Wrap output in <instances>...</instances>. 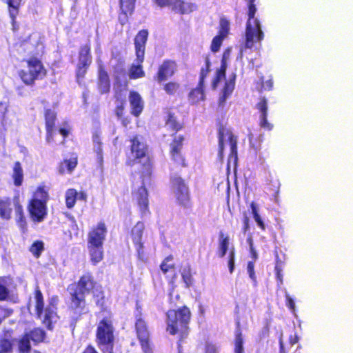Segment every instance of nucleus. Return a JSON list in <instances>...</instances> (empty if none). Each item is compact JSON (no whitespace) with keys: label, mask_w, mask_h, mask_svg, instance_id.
<instances>
[{"label":"nucleus","mask_w":353,"mask_h":353,"mask_svg":"<svg viewBox=\"0 0 353 353\" xmlns=\"http://www.w3.org/2000/svg\"><path fill=\"white\" fill-rule=\"evenodd\" d=\"M136 0H119L120 12L119 21L121 26H124L128 21L135 9Z\"/></svg>","instance_id":"5701e85b"},{"label":"nucleus","mask_w":353,"mask_h":353,"mask_svg":"<svg viewBox=\"0 0 353 353\" xmlns=\"http://www.w3.org/2000/svg\"><path fill=\"white\" fill-rule=\"evenodd\" d=\"M137 64L132 63L128 70V76L130 79H137L145 77V73L143 70L142 63L144 59L139 61L138 57H136Z\"/></svg>","instance_id":"2f4dec72"},{"label":"nucleus","mask_w":353,"mask_h":353,"mask_svg":"<svg viewBox=\"0 0 353 353\" xmlns=\"http://www.w3.org/2000/svg\"><path fill=\"white\" fill-rule=\"evenodd\" d=\"M256 108L259 112V125L261 128L266 131H271L274 125L268 120V100L265 97H261L256 104Z\"/></svg>","instance_id":"a211bd4d"},{"label":"nucleus","mask_w":353,"mask_h":353,"mask_svg":"<svg viewBox=\"0 0 353 353\" xmlns=\"http://www.w3.org/2000/svg\"><path fill=\"white\" fill-rule=\"evenodd\" d=\"M171 160L176 165H180L183 168L188 166V161L182 152L170 153Z\"/></svg>","instance_id":"864d4df0"},{"label":"nucleus","mask_w":353,"mask_h":353,"mask_svg":"<svg viewBox=\"0 0 353 353\" xmlns=\"http://www.w3.org/2000/svg\"><path fill=\"white\" fill-rule=\"evenodd\" d=\"M243 228L242 230L244 234H245L250 230V219L248 215L245 213L243 219Z\"/></svg>","instance_id":"e2e57ef3"},{"label":"nucleus","mask_w":353,"mask_h":353,"mask_svg":"<svg viewBox=\"0 0 353 353\" xmlns=\"http://www.w3.org/2000/svg\"><path fill=\"white\" fill-rule=\"evenodd\" d=\"M160 8L172 7V10L181 15L188 14L196 9V6L183 0H152Z\"/></svg>","instance_id":"f8f14e48"},{"label":"nucleus","mask_w":353,"mask_h":353,"mask_svg":"<svg viewBox=\"0 0 353 353\" xmlns=\"http://www.w3.org/2000/svg\"><path fill=\"white\" fill-rule=\"evenodd\" d=\"M236 78V74L235 72H233L230 75L229 79L225 81L219 100L220 105H223L227 98L232 95L235 88Z\"/></svg>","instance_id":"cd10ccee"},{"label":"nucleus","mask_w":353,"mask_h":353,"mask_svg":"<svg viewBox=\"0 0 353 353\" xmlns=\"http://www.w3.org/2000/svg\"><path fill=\"white\" fill-rule=\"evenodd\" d=\"M128 83L125 82L123 85L119 84L118 87L114 88V99L117 103L114 112L117 119L122 117L125 115V108L126 104L125 93L127 90Z\"/></svg>","instance_id":"f3484780"},{"label":"nucleus","mask_w":353,"mask_h":353,"mask_svg":"<svg viewBox=\"0 0 353 353\" xmlns=\"http://www.w3.org/2000/svg\"><path fill=\"white\" fill-rule=\"evenodd\" d=\"M25 334L28 335L29 339L32 340L35 344L43 342L46 338V332L40 327H35L31 330L28 333Z\"/></svg>","instance_id":"a19ab883"},{"label":"nucleus","mask_w":353,"mask_h":353,"mask_svg":"<svg viewBox=\"0 0 353 353\" xmlns=\"http://www.w3.org/2000/svg\"><path fill=\"white\" fill-rule=\"evenodd\" d=\"M224 39H223L218 35H216L212 39V41L211 45H210L211 51L214 53L219 52Z\"/></svg>","instance_id":"4d7b16f0"},{"label":"nucleus","mask_w":353,"mask_h":353,"mask_svg":"<svg viewBox=\"0 0 353 353\" xmlns=\"http://www.w3.org/2000/svg\"><path fill=\"white\" fill-rule=\"evenodd\" d=\"M9 294L10 291L7 286L0 282V301H6Z\"/></svg>","instance_id":"052dcab7"},{"label":"nucleus","mask_w":353,"mask_h":353,"mask_svg":"<svg viewBox=\"0 0 353 353\" xmlns=\"http://www.w3.org/2000/svg\"><path fill=\"white\" fill-rule=\"evenodd\" d=\"M160 268L165 277L169 279V282L173 284L177 278L176 265L173 262V256H166L161 262Z\"/></svg>","instance_id":"b1692460"},{"label":"nucleus","mask_w":353,"mask_h":353,"mask_svg":"<svg viewBox=\"0 0 353 353\" xmlns=\"http://www.w3.org/2000/svg\"><path fill=\"white\" fill-rule=\"evenodd\" d=\"M44 249V243L41 240H36L30 246L29 251L36 259H38L41 256Z\"/></svg>","instance_id":"de8ad7c7"},{"label":"nucleus","mask_w":353,"mask_h":353,"mask_svg":"<svg viewBox=\"0 0 353 353\" xmlns=\"http://www.w3.org/2000/svg\"><path fill=\"white\" fill-rule=\"evenodd\" d=\"M90 65L91 63L78 61L75 71L76 79L77 82L79 83V81L85 77Z\"/></svg>","instance_id":"8fccbe9b"},{"label":"nucleus","mask_w":353,"mask_h":353,"mask_svg":"<svg viewBox=\"0 0 353 353\" xmlns=\"http://www.w3.org/2000/svg\"><path fill=\"white\" fill-rule=\"evenodd\" d=\"M49 188L41 184L33 191L27 203L29 218L34 223L43 222L48 215Z\"/></svg>","instance_id":"7ed1b4c3"},{"label":"nucleus","mask_w":353,"mask_h":353,"mask_svg":"<svg viewBox=\"0 0 353 353\" xmlns=\"http://www.w3.org/2000/svg\"><path fill=\"white\" fill-rule=\"evenodd\" d=\"M227 69V61H225V55L222 57L221 61V65L219 69L216 71L214 77L212 81V88L215 90L217 88L221 81L225 78Z\"/></svg>","instance_id":"72a5a7b5"},{"label":"nucleus","mask_w":353,"mask_h":353,"mask_svg":"<svg viewBox=\"0 0 353 353\" xmlns=\"http://www.w3.org/2000/svg\"><path fill=\"white\" fill-rule=\"evenodd\" d=\"M273 188L271 187H269L268 189L273 192V196L274 197L275 201H277V196L279 192V186L280 184L279 182H276L274 184L272 185Z\"/></svg>","instance_id":"69168bd1"},{"label":"nucleus","mask_w":353,"mask_h":353,"mask_svg":"<svg viewBox=\"0 0 353 353\" xmlns=\"http://www.w3.org/2000/svg\"><path fill=\"white\" fill-rule=\"evenodd\" d=\"M90 262L96 265L103 261L104 256L103 245L88 244Z\"/></svg>","instance_id":"c85d7f7f"},{"label":"nucleus","mask_w":353,"mask_h":353,"mask_svg":"<svg viewBox=\"0 0 353 353\" xmlns=\"http://www.w3.org/2000/svg\"><path fill=\"white\" fill-rule=\"evenodd\" d=\"M145 224L143 221H137L130 232L132 243L135 247L137 256L139 260L146 262L148 260L147 253L142 241Z\"/></svg>","instance_id":"9d476101"},{"label":"nucleus","mask_w":353,"mask_h":353,"mask_svg":"<svg viewBox=\"0 0 353 353\" xmlns=\"http://www.w3.org/2000/svg\"><path fill=\"white\" fill-rule=\"evenodd\" d=\"M273 79L270 77L268 80H265L263 75H261L259 80L255 83V89L259 93L265 91L272 90L273 88Z\"/></svg>","instance_id":"58836bf2"},{"label":"nucleus","mask_w":353,"mask_h":353,"mask_svg":"<svg viewBox=\"0 0 353 353\" xmlns=\"http://www.w3.org/2000/svg\"><path fill=\"white\" fill-rule=\"evenodd\" d=\"M149 178L141 179L142 185L135 191L132 192V196L139 208L141 216L150 213L148 192L145 188V181Z\"/></svg>","instance_id":"ddd939ff"},{"label":"nucleus","mask_w":353,"mask_h":353,"mask_svg":"<svg viewBox=\"0 0 353 353\" xmlns=\"http://www.w3.org/2000/svg\"><path fill=\"white\" fill-rule=\"evenodd\" d=\"M26 69L18 71V77L21 82L27 86L32 87L37 81L42 80L47 75V70L41 59L31 57L24 60Z\"/></svg>","instance_id":"0eeeda50"},{"label":"nucleus","mask_w":353,"mask_h":353,"mask_svg":"<svg viewBox=\"0 0 353 353\" xmlns=\"http://www.w3.org/2000/svg\"><path fill=\"white\" fill-rule=\"evenodd\" d=\"M12 178L13 183L16 187H20L22 185L23 181V170L19 161H16L14 163Z\"/></svg>","instance_id":"e433bc0d"},{"label":"nucleus","mask_w":353,"mask_h":353,"mask_svg":"<svg viewBox=\"0 0 353 353\" xmlns=\"http://www.w3.org/2000/svg\"><path fill=\"white\" fill-rule=\"evenodd\" d=\"M235 259H236V252L235 248L232 247L228 253V265L229 268V272L230 274L234 272L235 268Z\"/></svg>","instance_id":"5fc2aeb1"},{"label":"nucleus","mask_w":353,"mask_h":353,"mask_svg":"<svg viewBox=\"0 0 353 353\" xmlns=\"http://www.w3.org/2000/svg\"><path fill=\"white\" fill-rule=\"evenodd\" d=\"M105 312L108 315L97 324L95 343L101 353H114L116 336L113 315L108 307Z\"/></svg>","instance_id":"20e7f679"},{"label":"nucleus","mask_w":353,"mask_h":353,"mask_svg":"<svg viewBox=\"0 0 353 353\" xmlns=\"http://www.w3.org/2000/svg\"><path fill=\"white\" fill-rule=\"evenodd\" d=\"M78 192L74 188H69L65 194V205L68 209H72L76 204Z\"/></svg>","instance_id":"37998d69"},{"label":"nucleus","mask_w":353,"mask_h":353,"mask_svg":"<svg viewBox=\"0 0 353 353\" xmlns=\"http://www.w3.org/2000/svg\"><path fill=\"white\" fill-rule=\"evenodd\" d=\"M111 84L108 72L102 67L99 69L97 88L101 94H108L110 91Z\"/></svg>","instance_id":"a878e982"},{"label":"nucleus","mask_w":353,"mask_h":353,"mask_svg":"<svg viewBox=\"0 0 353 353\" xmlns=\"http://www.w3.org/2000/svg\"><path fill=\"white\" fill-rule=\"evenodd\" d=\"M228 135V141L230 146V158L234 159L236 162L237 161V138L232 132L227 130L225 126L220 124L218 128V139H219V155L223 157L224 152L225 135Z\"/></svg>","instance_id":"9b49d317"},{"label":"nucleus","mask_w":353,"mask_h":353,"mask_svg":"<svg viewBox=\"0 0 353 353\" xmlns=\"http://www.w3.org/2000/svg\"><path fill=\"white\" fill-rule=\"evenodd\" d=\"M229 245L230 236L228 234H225L223 232L220 231L219 232V246L217 250L219 257L223 258L225 256L229 250Z\"/></svg>","instance_id":"473e14b6"},{"label":"nucleus","mask_w":353,"mask_h":353,"mask_svg":"<svg viewBox=\"0 0 353 353\" xmlns=\"http://www.w3.org/2000/svg\"><path fill=\"white\" fill-rule=\"evenodd\" d=\"M12 199L10 197L0 199V218L9 221L12 218Z\"/></svg>","instance_id":"7c9ffc66"},{"label":"nucleus","mask_w":353,"mask_h":353,"mask_svg":"<svg viewBox=\"0 0 353 353\" xmlns=\"http://www.w3.org/2000/svg\"><path fill=\"white\" fill-rule=\"evenodd\" d=\"M91 44L90 42L81 46L79 51V62L92 63Z\"/></svg>","instance_id":"ea45409f"},{"label":"nucleus","mask_w":353,"mask_h":353,"mask_svg":"<svg viewBox=\"0 0 353 353\" xmlns=\"http://www.w3.org/2000/svg\"><path fill=\"white\" fill-rule=\"evenodd\" d=\"M136 310L137 313L135 314L134 330L141 350L144 353H153L149 326L139 303L136 304Z\"/></svg>","instance_id":"6e6552de"},{"label":"nucleus","mask_w":353,"mask_h":353,"mask_svg":"<svg viewBox=\"0 0 353 353\" xmlns=\"http://www.w3.org/2000/svg\"><path fill=\"white\" fill-rule=\"evenodd\" d=\"M149 32L147 29L139 30L134 39L135 54L139 61L145 59L146 43L148 39Z\"/></svg>","instance_id":"412c9836"},{"label":"nucleus","mask_w":353,"mask_h":353,"mask_svg":"<svg viewBox=\"0 0 353 353\" xmlns=\"http://www.w3.org/2000/svg\"><path fill=\"white\" fill-rule=\"evenodd\" d=\"M69 293V310L79 316L89 312L86 296L91 294L96 306L101 312L107 311L106 300L101 285L96 280L91 272L82 274L77 281L68 287Z\"/></svg>","instance_id":"f257e3e1"},{"label":"nucleus","mask_w":353,"mask_h":353,"mask_svg":"<svg viewBox=\"0 0 353 353\" xmlns=\"http://www.w3.org/2000/svg\"><path fill=\"white\" fill-rule=\"evenodd\" d=\"M180 83L170 81L163 84V89L165 93L170 96L175 95L180 90Z\"/></svg>","instance_id":"603ef678"},{"label":"nucleus","mask_w":353,"mask_h":353,"mask_svg":"<svg viewBox=\"0 0 353 353\" xmlns=\"http://www.w3.org/2000/svg\"><path fill=\"white\" fill-rule=\"evenodd\" d=\"M173 139L170 143L169 153L182 152L183 142L185 139L183 135H173Z\"/></svg>","instance_id":"79ce46f5"},{"label":"nucleus","mask_w":353,"mask_h":353,"mask_svg":"<svg viewBox=\"0 0 353 353\" xmlns=\"http://www.w3.org/2000/svg\"><path fill=\"white\" fill-rule=\"evenodd\" d=\"M43 115L46 130V140L50 143L53 139V133L57 121V112L51 108H46Z\"/></svg>","instance_id":"4be33fe9"},{"label":"nucleus","mask_w":353,"mask_h":353,"mask_svg":"<svg viewBox=\"0 0 353 353\" xmlns=\"http://www.w3.org/2000/svg\"><path fill=\"white\" fill-rule=\"evenodd\" d=\"M107 228L103 221L99 222L88 234V244L103 245Z\"/></svg>","instance_id":"6ab92c4d"},{"label":"nucleus","mask_w":353,"mask_h":353,"mask_svg":"<svg viewBox=\"0 0 353 353\" xmlns=\"http://www.w3.org/2000/svg\"><path fill=\"white\" fill-rule=\"evenodd\" d=\"M205 353H216V348L212 344H207L205 347Z\"/></svg>","instance_id":"774afa93"},{"label":"nucleus","mask_w":353,"mask_h":353,"mask_svg":"<svg viewBox=\"0 0 353 353\" xmlns=\"http://www.w3.org/2000/svg\"><path fill=\"white\" fill-rule=\"evenodd\" d=\"M118 119L120 120L122 125L125 128L131 123L130 117L125 114L122 116V117L119 118Z\"/></svg>","instance_id":"338daca9"},{"label":"nucleus","mask_w":353,"mask_h":353,"mask_svg":"<svg viewBox=\"0 0 353 353\" xmlns=\"http://www.w3.org/2000/svg\"><path fill=\"white\" fill-rule=\"evenodd\" d=\"M285 304L287 307L292 312L295 310V303L293 299L290 296V294L286 292L285 294Z\"/></svg>","instance_id":"680f3d73"},{"label":"nucleus","mask_w":353,"mask_h":353,"mask_svg":"<svg viewBox=\"0 0 353 353\" xmlns=\"http://www.w3.org/2000/svg\"><path fill=\"white\" fill-rule=\"evenodd\" d=\"M31 349L30 340L28 336L24 334L18 341V350L19 353H30Z\"/></svg>","instance_id":"49530a36"},{"label":"nucleus","mask_w":353,"mask_h":353,"mask_svg":"<svg viewBox=\"0 0 353 353\" xmlns=\"http://www.w3.org/2000/svg\"><path fill=\"white\" fill-rule=\"evenodd\" d=\"M250 206L252 210V214L253 215L254 219L257 223V225L262 231H265L266 227L261 216L259 214L257 205L254 201H252L250 203Z\"/></svg>","instance_id":"3c124183"},{"label":"nucleus","mask_w":353,"mask_h":353,"mask_svg":"<svg viewBox=\"0 0 353 353\" xmlns=\"http://www.w3.org/2000/svg\"><path fill=\"white\" fill-rule=\"evenodd\" d=\"M230 23L225 17H221L219 21L218 34L216 35L225 39L230 34Z\"/></svg>","instance_id":"09e8293b"},{"label":"nucleus","mask_w":353,"mask_h":353,"mask_svg":"<svg viewBox=\"0 0 353 353\" xmlns=\"http://www.w3.org/2000/svg\"><path fill=\"white\" fill-rule=\"evenodd\" d=\"M247 3L248 20L245 30V48L251 49L254 43L261 42L264 39V33L259 20L255 18L257 8L255 0H244Z\"/></svg>","instance_id":"423d86ee"},{"label":"nucleus","mask_w":353,"mask_h":353,"mask_svg":"<svg viewBox=\"0 0 353 353\" xmlns=\"http://www.w3.org/2000/svg\"><path fill=\"white\" fill-rule=\"evenodd\" d=\"M234 353H244L243 339L240 321H236Z\"/></svg>","instance_id":"f704fd0d"},{"label":"nucleus","mask_w":353,"mask_h":353,"mask_svg":"<svg viewBox=\"0 0 353 353\" xmlns=\"http://www.w3.org/2000/svg\"><path fill=\"white\" fill-rule=\"evenodd\" d=\"M57 306L51 302L42 310L41 314L36 313L38 319L41 320L42 324L49 330L54 328L53 324L55 323L59 319L57 314Z\"/></svg>","instance_id":"dca6fc26"},{"label":"nucleus","mask_w":353,"mask_h":353,"mask_svg":"<svg viewBox=\"0 0 353 353\" xmlns=\"http://www.w3.org/2000/svg\"><path fill=\"white\" fill-rule=\"evenodd\" d=\"M130 151L134 158L128 159L126 165L133 167L136 163L140 164V177L150 178L152 173V161L149 155L148 146L141 142L138 135L132 136L130 139Z\"/></svg>","instance_id":"39448f33"},{"label":"nucleus","mask_w":353,"mask_h":353,"mask_svg":"<svg viewBox=\"0 0 353 353\" xmlns=\"http://www.w3.org/2000/svg\"><path fill=\"white\" fill-rule=\"evenodd\" d=\"M78 164V157L76 154H72L70 158L63 159L58 164V172L63 175L65 173H72Z\"/></svg>","instance_id":"bb28decb"},{"label":"nucleus","mask_w":353,"mask_h":353,"mask_svg":"<svg viewBox=\"0 0 353 353\" xmlns=\"http://www.w3.org/2000/svg\"><path fill=\"white\" fill-rule=\"evenodd\" d=\"M205 59V67H203L201 68L200 73H199V79L198 83H200V85H205V80L206 77H208L210 71V66H211V62L210 59V55L206 54L204 57Z\"/></svg>","instance_id":"c03bdc74"},{"label":"nucleus","mask_w":353,"mask_h":353,"mask_svg":"<svg viewBox=\"0 0 353 353\" xmlns=\"http://www.w3.org/2000/svg\"><path fill=\"white\" fill-rule=\"evenodd\" d=\"M181 274L186 288H190L194 285V280L193 278V272L190 264H186L185 266L182 267Z\"/></svg>","instance_id":"c9c22d12"},{"label":"nucleus","mask_w":353,"mask_h":353,"mask_svg":"<svg viewBox=\"0 0 353 353\" xmlns=\"http://www.w3.org/2000/svg\"><path fill=\"white\" fill-rule=\"evenodd\" d=\"M248 241L249 242L250 252L252 255V257L253 258L254 260H256L258 258V254L254 248L252 239L251 238H248Z\"/></svg>","instance_id":"0e129e2a"},{"label":"nucleus","mask_w":353,"mask_h":353,"mask_svg":"<svg viewBox=\"0 0 353 353\" xmlns=\"http://www.w3.org/2000/svg\"><path fill=\"white\" fill-rule=\"evenodd\" d=\"M12 350V343L7 339H0V353H8Z\"/></svg>","instance_id":"6e6d98bb"},{"label":"nucleus","mask_w":353,"mask_h":353,"mask_svg":"<svg viewBox=\"0 0 353 353\" xmlns=\"http://www.w3.org/2000/svg\"><path fill=\"white\" fill-rule=\"evenodd\" d=\"M247 270L250 278L254 283H256V276L254 272V261H248L247 265Z\"/></svg>","instance_id":"bf43d9fd"},{"label":"nucleus","mask_w":353,"mask_h":353,"mask_svg":"<svg viewBox=\"0 0 353 353\" xmlns=\"http://www.w3.org/2000/svg\"><path fill=\"white\" fill-rule=\"evenodd\" d=\"M282 262L280 260L276 261L274 267L276 278L280 284L283 283V274H282Z\"/></svg>","instance_id":"13d9d810"},{"label":"nucleus","mask_w":353,"mask_h":353,"mask_svg":"<svg viewBox=\"0 0 353 353\" xmlns=\"http://www.w3.org/2000/svg\"><path fill=\"white\" fill-rule=\"evenodd\" d=\"M177 70L176 61L172 59H165L158 67L154 79L158 83L165 81L174 75Z\"/></svg>","instance_id":"2eb2a0df"},{"label":"nucleus","mask_w":353,"mask_h":353,"mask_svg":"<svg viewBox=\"0 0 353 353\" xmlns=\"http://www.w3.org/2000/svg\"><path fill=\"white\" fill-rule=\"evenodd\" d=\"M170 182L177 205L184 210H192L193 203L191 194L185 180L179 176H173L170 177Z\"/></svg>","instance_id":"1a4fd4ad"},{"label":"nucleus","mask_w":353,"mask_h":353,"mask_svg":"<svg viewBox=\"0 0 353 353\" xmlns=\"http://www.w3.org/2000/svg\"><path fill=\"white\" fill-rule=\"evenodd\" d=\"M164 123L168 129L173 132L172 136L184 128V123L178 120L176 115L172 110V108H165L163 110Z\"/></svg>","instance_id":"aec40b11"},{"label":"nucleus","mask_w":353,"mask_h":353,"mask_svg":"<svg viewBox=\"0 0 353 353\" xmlns=\"http://www.w3.org/2000/svg\"><path fill=\"white\" fill-rule=\"evenodd\" d=\"M6 4L8 14L12 17L18 16L20 12L21 8L23 5V0H2Z\"/></svg>","instance_id":"4c0bfd02"},{"label":"nucleus","mask_w":353,"mask_h":353,"mask_svg":"<svg viewBox=\"0 0 353 353\" xmlns=\"http://www.w3.org/2000/svg\"><path fill=\"white\" fill-rule=\"evenodd\" d=\"M34 299H35V314H41L42 310L44 309V298L43 294L37 286L34 292Z\"/></svg>","instance_id":"a18cd8bd"},{"label":"nucleus","mask_w":353,"mask_h":353,"mask_svg":"<svg viewBox=\"0 0 353 353\" xmlns=\"http://www.w3.org/2000/svg\"><path fill=\"white\" fill-rule=\"evenodd\" d=\"M205 85L198 83L196 87L192 88L188 94V100L192 104H197L205 99Z\"/></svg>","instance_id":"c756f323"},{"label":"nucleus","mask_w":353,"mask_h":353,"mask_svg":"<svg viewBox=\"0 0 353 353\" xmlns=\"http://www.w3.org/2000/svg\"><path fill=\"white\" fill-rule=\"evenodd\" d=\"M12 201L14 208L15 223L21 234H26L28 232V223L25 214L23 206L20 201L19 195H14Z\"/></svg>","instance_id":"4468645a"},{"label":"nucleus","mask_w":353,"mask_h":353,"mask_svg":"<svg viewBox=\"0 0 353 353\" xmlns=\"http://www.w3.org/2000/svg\"><path fill=\"white\" fill-rule=\"evenodd\" d=\"M128 99L130 105V113L135 117H139L144 108V102L140 94L134 90L129 92Z\"/></svg>","instance_id":"393cba45"},{"label":"nucleus","mask_w":353,"mask_h":353,"mask_svg":"<svg viewBox=\"0 0 353 353\" xmlns=\"http://www.w3.org/2000/svg\"><path fill=\"white\" fill-rule=\"evenodd\" d=\"M166 331L171 336H177V353H184L183 343L188 338L192 314L190 307L182 305L170 309L166 314Z\"/></svg>","instance_id":"f03ea898"}]
</instances>
